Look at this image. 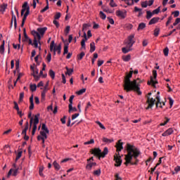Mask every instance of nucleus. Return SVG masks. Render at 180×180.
I'll list each match as a JSON object with an SVG mask.
<instances>
[{"label": "nucleus", "instance_id": "1", "mask_svg": "<svg viewBox=\"0 0 180 180\" xmlns=\"http://www.w3.org/2000/svg\"><path fill=\"white\" fill-rule=\"evenodd\" d=\"M126 146L127 154L124 155V165L126 166H128L129 164L131 165H138L139 162L138 157L141 155L140 150H139L136 146L131 145L130 143L126 144Z\"/></svg>", "mask_w": 180, "mask_h": 180}, {"label": "nucleus", "instance_id": "2", "mask_svg": "<svg viewBox=\"0 0 180 180\" xmlns=\"http://www.w3.org/2000/svg\"><path fill=\"white\" fill-rule=\"evenodd\" d=\"M133 68H131L130 72H129V74L125 76L123 88L126 91V92L134 91L136 93H138L139 96L141 95V91H140V85L139 84L141 83L140 79H135L132 82L130 80V78L132 77L133 75Z\"/></svg>", "mask_w": 180, "mask_h": 180}, {"label": "nucleus", "instance_id": "3", "mask_svg": "<svg viewBox=\"0 0 180 180\" xmlns=\"http://www.w3.org/2000/svg\"><path fill=\"white\" fill-rule=\"evenodd\" d=\"M31 34L34 36V43L32 44V45L34 46V48H38L39 44L41 45V36L39 35V34L37 31H34V30H32L31 32Z\"/></svg>", "mask_w": 180, "mask_h": 180}, {"label": "nucleus", "instance_id": "4", "mask_svg": "<svg viewBox=\"0 0 180 180\" xmlns=\"http://www.w3.org/2000/svg\"><path fill=\"white\" fill-rule=\"evenodd\" d=\"M151 95H152V93H148V96H146V98H147L146 103H148V107L146 108V110L152 109V108L154 106L155 103V98L149 97Z\"/></svg>", "mask_w": 180, "mask_h": 180}, {"label": "nucleus", "instance_id": "5", "mask_svg": "<svg viewBox=\"0 0 180 180\" xmlns=\"http://www.w3.org/2000/svg\"><path fill=\"white\" fill-rule=\"evenodd\" d=\"M54 46H55V41H51V45H50V51H53L54 55H56V51H57V53L60 55L61 53V44H59L56 47H54Z\"/></svg>", "mask_w": 180, "mask_h": 180}, {"label": "nucleus", "instance_id": "6", "mask_svg": "<svg viewBox=\"0 0 180 180\" xmlns=\"http://www.w3.org/2000/svg\"><path fill=\"white\" fill-rule=\"evenodd\" d=\"M153 76H150V82H148V85H151L152 86L155 88V84H158L157 80V76H158V73H157V70H153Z\"/></svg>", "mask_w": 180, "mask_h": 180}, {"label": "nucleus", "instance_id": "7", "mask_svg": "<svg viewBox=\"0 0 180 180\" xmlns=\"http://www.w3.org/2000/svg\"><path fill=\"white\" fill-rule=\"evenodd\" d=\"M40 115L39 113H37L36 115H34V124L32 127V136H34V133H36L37 127V125H38L39 122V117Z\"/></svg>", "mask_w": 180, "mask_h": 180}, {"label": "nucleus", "instance_id": "8", "mask_svg": "<svg viewBox=\"0 0 180 180\" xmlns=\"http://www.w3.org/2000/svg\"><path fill=\"white\" fill-rule=\"evenodd\" d=\"M114 161L115 162H116V164H115V166L117 167H119L120 166H121L122 160L121 159V156L120 155V154H117V155H115L114 156Z\"/></svg>", "mask_w": 180, "mask_h": 180}, {"label": "nucleus", "instance_id": "9", "mask_svg": "<svg viewBox=\"0 0 180 180\" xmlns=\"http://www.w3.org/2000/svg\"><path fill=\"white\" fill-rule=\"evenodd\" d=\"M90 153H91V154H93L96 157L98 158V160H100L101 149L99 148H94L91 149V151H90Z\"/></svg>", "mask_w": 180, "mask_h": 180}, {"label": "nucleus", "instance_id": "10", "mask_svg": "<svg viewBox=\"0 0 180 180\" xmlns=\"http://www.w3.org/2000/svg\"><path fill=\"white\" fill-rule=\"evenodd\" d=\"M28 127H29V123H28V122H26L25 127L21 132V134L24 136V140H25V141H28V139H29V136L27 135H26V131H27Z\"/></svg>", "mask_w": 180, "mask_h": 180}, {"label": "nucleus", "instance_id": "11", "mask_svg": "<svg viewBox=\"0 0 180 180\" xmlns=\"http://www.w3.org/2000/svg\"><path fill=\"white\" fill-rule=\"evenodd\" d=\"M18 171H19V168H17L15 169H10L8 174H7V178H9L11 174L13 175V176H16L18 174Z\"/></svg>", "mask_w": 180, "mask_h": 180}, {"label": "nucleus", "instance_id": "12", "mask_svg": "<svg viewBox=\"0 0 180 180\" xmlns=\"http://www.w3.org/2000/svg\"><path fill=\"white\" fill-rule=\"evenodd\" d=\"M11 14H12V18H11V26L13 25L14 22V27L15 29L17 28V19H16V15H15L13 11H11Z\"/></svg>", "mask_w": 180, "mask_h": 180}, {"label": "nucleus", "instance_id": "13", "mask_svg": "<svg viewBox=\"0 0 180 180\" xmlns=\"http://www.w3.org/2000/svg\"><path fill=\"white\" fill-rule=\"evenodd\" d=\"M155 99H156V103H155L156 108L159 107V108H162V105H165V103H164V102L161 103L160 102V96H156Z\"/></svg>", "mask_w": 180, "mask_h": 180}, {"label": "nucleus", "instance_id": "14", "mask_svg": "<svg viewBox=\"0 0 180 180\" xmlns=\"http://www.w3.org/2000/svg\"><path fill=\"white\" fill-rule=\"evenodd\" d=\"M115 147L117 148V152H121L122 150L124 149L121 140L117 141V144Z\"/></svg>", "mask_w": 180, "mask_h": 180}, {"label": "nucleus", "instance_id": "15", "mask_svg": "<svg viewBox=\"0 0 180 180\" xmlns=\"http://www.w3.org/2000/svg\"><path fill=\"white\" fill-rule=\"evenodd\" d=\"M116 15L117 17L124 19L125 16L127 15V13L126 12H122L121 10H117L116 11Z\"/></svg>", "mask_w": 180, "mask_h": 180}, {"label": "nucleus", "instance_id": "16", "mask_svg": "<svg viewBox=\"0 0 180 180\" xmlns=\"http://www.w3.org/2000/svg\"><path fill=\"white\" fill-rule=\"evenodd\" d=\"M172 133H174V129H172V128H169L167 129L166 131L162 134V136L166 137L167 136H171Z\"/></svg>", "mask_w": 180, "mask_h": 180}, {"label": "nucleus", "instance_id": "17", "mask_svg": "<svg viewBox=\"0 0 180 180\" xmlns=\"http://www.w3.org/2000/svg\"><path fill=\"white\" fill-rule=\"evenodd\" d=\"M27 8H30L28 6V3L27 2H24V4L22 5V9H21V13H20L21 16H22L23 14H25V13L27 11Z\"/></svg>", "mask_w": 180, "mask_h": 180}, {"label": "nucleus", "instance_id": "18", "mask_svg": "<svg viewBox=\"0 0 180 180\" xmlns=\"http://www.w3.org/2000/svg\"><path fill=\"white\" fill-rule=\"evenodd\" d=\"M47 30V27H39V28H37V31H36L37 33H39V36H44V34H45V32H46Z\"/></svg>", "mask_w": 180, "mask_h": 180}, {"label": "nucleus", "instance_id": "19", "mask_svg": "<svg viewBox=\"0 0 180 180\" xmlns=\"http://www.w3.org/2000/svg\"><path fill=\"white\" fill-rule=\"evenodd\" d=\"M108 154V148H104L103 152H102V150H101L100 158H105V155H107Z\"/></svg>", "mask_w": 180, "mask_h": 180}, {"label": "nucleus", "instance_id": "20", "mask_svg": "<svg viewBox=\"0 0 180 180\" xmlns=\"http://www.w3.org/2000/svg\"><path fill=\"white\" fill-rule=\"evenodd\" d=\"M159 20H160V18H158V17L153 18L149 21L148 25H155V23L158 22Z\"/></svg>", "mask_w": 180, "mask_h": 180}, {"label": "nucleus", "instance_id": "21", "mask_svg": "<svg viewBox=\"0 0 180 180\" xmlns=\"http://www.w3.org/2000/svg\"><path fill=\"white\" fill-rule=\"evenodd\" d=\"M23 36L24 37L22 38V41L23 42H27V40L30 39H29L27 34H26V29L23 28Z\"/></svg>", "mask_w": 180, "mask_h": 180}, {"label": "nucleus", "instance_id": "22", "mask_svg": "<svg viewBox=\"0 0 180 180\" xmlns=\"http://www.w3.org/2000/svg\"><path fill=\"white\" fill-rule=\"evenodd\" d=\"M93 166H96V162H89L86 166V169L87 170H91Z\"/></svg>", "mask_w": 180, "mask_h": 180}, {"label": "nucleus", "instance_id": "23", "mask_svg": "<svg viewBox=\"0 0 180 180\" xmlns=\"http://www.w3.org/2000/svg\"><path fill=\"white\" fill-rule=\"evenodd\" d=\"M67 72H65V75L68 76H71L72 73L74 72V69L69 68L68 67H66Z\"/></svg>", "mask_w": 180, "mask_h": 180}, {"label": "nucleus", "instance_id": "24", "mask_svg": "<svg viewBox=\"0 0 180 180\" xmlns=\"http://www.w3.org/2000/svg\"><path fill=\"white\" fill-rule=\"evenodd\" d=\"M6 8H8V4H4L3 5H1L0 12L4 14V13L6 11Z\"/></svg>", "mask_w": 180, "mask_h": 180}, {"label": "nucleus", "instance_id": "25", "mask_svg": "<svg viewBox=\"0 0 180 180\" xmlns=\"http://www.w3.org/2000/svg\"><path fill=\"white\" fill-rule=\"evenodd\" d=\"M4 53H5V41H3V44L0 46V53L3 55Z\"/></svg>", "mask_w": 180, "mask_h": 180}, {"label": "nucleus", "instance_id": "26", "mask_svg": "<svg viewBox=\"0 0 180 180\" xmlns=\"http://www.w3.org/2000/svg\"><path fill=\"white\" fill-rule=\"evenodd\" d=\"M135 12H139V15H138V17H141L143 14V9L142 8H139L137 6H135Z\"/></svg>", "mask_w": 180, "mask_h": 180}, {"label": "nucleus", "instance_id": "27", "mask_svg": "<svg viewBox=\"0 0 180 180\" xmlns=\"http://www.w3.org/2000/svg\"><path fill=\"white\" fill-rule=\"evenodd\" d=\"M146 23H144V22L139 23V27H138V31L143 30V29L146 28Z\"/></svg>", "mask_w": 180, "mask_h": 180}, {"label": "nucleus", "instance_id": "28", "mask_svg": "<svg viewBox=\"0 0 180 180\" xmlns=\"http://www.w3.org/2000/svg\"><path fill=\"white\" fill-rule=\"evenodd\" d=\"M134 35H130L128 37V41L127 43H130V44H135V41L134 40Z\"/></svg>", "mask_w": 180, "mask_h": 180}, {"label": "nucleus", "instance_id": "29", "mask_svg": "<svg viewBox=\"0 0 180 180\" xmlns=\"http://www.w3.org/2000/svg\"><path fill=\"white\" fill-rule=\"evenodd\" d=\"M155 14L150 11H146V19L150 20Z\"/></svg>", "mask_w": 180, "mask_h": 180}, {"label": "nucleus", "instance_id": "30", "mask_svg": "<svg viewBox=\"0 0 180 180\" xmlns=\"http://www.w3.org/2000/svg\"><path fill=\"white\" fill-rule=\"evenodd\" d=\"M103 143L109 144V143H112L114 141V140H113V139H109L108 138H103Z\"/></svg>", "mask_w": 180, "mask_h": 180}, {"label": "nucleus", "instance_id": "31", "mask_svg": "<svg viewBox=\"0 0 180 180\" xmlns=\"http://www.w3.org/2000/svg\"><path fill=\"white\" fill-rule=\"evenodd\" d=\"M28 117L30 118V128H31L32 124H33V121H34V118L33 119V117H32V113L31 112L28 113Z\"/></svg>", "mask_w": 180, "mask_h": 180}, {"label": "nucleus", "instance_id": "32", "mask_svg": "<svg viewBox=\"0 0 180 180\" xmlns=\"http://www.w3.org/2000/svg\"><path fill=\"white\" fill-rule=\"evenodd\" d=\"M95 49H96L95 44H94V42H91V44H90L89 52L90 53H94L95 51Z\"/></svg>", "mask_w": 180, "mask_h": 180}, {"label": "nucleus", "instance_id": "33", "mask_svg": "<svg viewBox=\"0 0 180 180\" xmlns=\"http://www.w3.org/2000/svg\"><path fill=\"white\" fill-rule=\"evenodd\" d=\"M69 44H65L63 55L65 56L68 53Z\"/></svg>", "mask_w": 180, "mask_h": 180}, {"label": "nucleus", "instance_id": "34", "mask_svg": "<svg viewBox=\"0 0 180 180\" xmlns=\"http://www.w3.org/2000/svg\"><path fill=\"white\" fill-rule=\"evenodd\" d=\"M131 59V56L130 55L122 56L123 61L127 62V61H129Z\"/></svg>", "mask_w": 180, "mask_h": 180}, {"label": "nucleus", "instance_id": "35", "mask_svg": "<svg viewBox=\"0 0 180 180\" xmlns=\"http://www.w3.org/2000/svg\"><path fill=\"white\" fill-rule=\"evenodd\" d=\"M41 130L47 134H49V129L46 127V124H42Z\"/></svg>", "mask_w": 180, "mask_h": 180}, {"label": "nucleus", "instance_id": "36", "mask_svg": "<svg viewBox=\"0 0 180 180\" xmlns=\"http://www.w3.org/2000/svg\"><path fill=\"white\" fill-rule=\"evenodd\" d=\"M74 98H75V96L72 95L69 99V102H70L69 108H70V110H72V101L74 100Z\"/></svg>", "mask_w": 180, "mask_h": 180}, {"label": "nucleus", "instance_id": "37", "mask_svg": "<svg viewBox=\"0 0 180 180\" xmlns=\"http://www.w3.org/2000/svg\"><path fill=\"white\" fill-rule=\"evenodd\" d=\"M37 87V84H30V89H31L32 92L36 91Z\"/></svg>", "mask_w": 180, "mask_h": 180}, {"label": "nucleus", "instance_id": "38", "mask_svg": "<svg viewBox=\"0 0 180 180\" xmlns=\"http://www.w3.org/2000/svg\"><path fill=\"white\" fill-rule=\"evenodd\" d=\"M84 56H85V53L82 51L81 53L77 56V60H82Z\"/></svg>", "mask_w": 180, "mask_h": 180}, {"label": "nucleus", "instance_id": "39", "mask_svg": "<svg viewBox=\"0 0 180 180\" xmlns=\"http://www.w3.org/2000/svg\"><path fill=\"white\" fill-rule=\"evenodd\" d=\"M122 51L123 53L125 54V53H129V51H131V49H128V48L123 47L122 49Z\"/></svg>", "mask_w": 180, "mask_h": 180}, {"label": "nucleus", "instance_id": "40", "mask_svg": "<svg viewBox=\"0 0 180 180\" xmlns=\"http://www.w3.org/2000/svg\"><path fill=\"white\" fill-rule=\"evenodd\" d=\"M53 165L56 170H59L60 169V166L56 161L53 162Z\"/></svg>", "mask_w": 180, "mask_h": 180}, {"label": "nucleus", "instance_id": "41", "mask_svg": "<svg viewBox=\"0 0 180 180\" xmlns=\"http://www.w3.org/2000/svg\"><path fill=\"white\" fill-rule=\"evenodd\" d=\"M85 92H86V89H82L79 90L77 92H76V94H77L78 96H81Z\"/></svg>", "mask_w": 180, "mask_h": 180}, {"label": "nucleus", "instance_id": "42", "mask_svg": "<svg viewBox=\"0 0 180 180\" xmlns=\"http://www.w3.org/2000/svg\"><path fill=\"white\" fill-rule=\"evenodd\" d=\"M100 18L102 20H105V18H107V15L104 13H103V11H100Z\"/></svg>", "mask_w": 180, "mask_h": 180}, {"label": "nucleus", "instance_id": "43", "mask_svg": "<svg viewBox=\"0 0 180 180\" xmlns=\"http://www.w3.org/2000/svg\"><path fill=\"white\" fill-rule=\"evenodd\" d=\"M49 75H50L51 79H55V72H53L52 70L49 71Z\"/></svg>", "mask_w": 180, "mask_h": 180}, {"label": "nucleus", "instance_id": "44", "mask_svg": "<svg viewBox=\"0 0 180 180\" xmlns=\"http://www.w3.org/2000/svg\"><path fill=\"white\" fill-rule=\"evenodd\" d=\"M165 120L164 121V123H161L160 124L161 127L165 126L167 124V123H168L169 121V119L168 117H165Z\"/></svg>", "mask_w": 180, "mask_h": 180}, {"label": "nucleus", "instance_id": "45", "mask_svg": "<svg viewBox=\"0 0 180 180\" xmlns=\"http://www.w3.org/2000/svg\"><path fill=\"white\" fill-rule=\"evenodd\" d=\"M160 6H159L158 8H156L155 10H153V12H152V13L153 14H158V13H160Z\"/></svg>", "mask_w": 180, "mask_h": 180}, {"label": "nucleus", "instance_id": "46", "mask_svg": "<svg viewBox=\"0 0 180 180\" xmlns=\"http://www.w3.org/2000/svg\"><path fill=\"white\" fill-rule=\"evenodd\" d=\"M71 29V27H70L69 25H68L66 27V29H65V34L68 35V34L70 33V30Z\"/></svg>", "mask_w": 180, "mask_h": 180}, {"label": "nucleus", "instance_id": "47", "mask_svg": "<svg viewBox=\"0 0 180 180\" xmlns=\"http://www.w3.org/2000/svg\"><path fill=\"white\" fill-rule=\"evenodd\" d=\"M158 34H160V29L156 28V29H155L153 35H155V37H158Z\"/></svg>", "mask_w": 180, "mask_h": 180}, {"label": "nucleus", "instance_id": "48", "mask_svg": "<svg viewBox=\"0 0 180 180\" xmlns=\"http://www.w3.org/2000/svg\"><path fill=\"white\" fill-rule=\"evenodd\" d=\"M163 52H164V56H168V54H169V49L168 47H166L165 48V49L163 50Z\"/></svg>", "mask_w": 180, "mask_h": 180}, {"label": "nucleus", "instance_id": "49", "mask_svg": "<svg viewBox=\"0 0 180 180\" xmlns=\"http://www.w3.org/2000/svg\"><path fill=\"white\" fill-rule=\"evenodd\" d=\"M22 151H20L18 153L17 156L15 157V161H18L22 157Z\"/></svg>", "mask_w": 180, "mask_h": 180}, {"label": "nucleus", "instance_id": "50", "mask_svg": "<svg viewBox=\"0 0 180 180\" xmlns=\"http://www.w3.org/2000/svg\"><path fill=\"white\" fill-rule=\"evenodd\" d=\"M145 3H147L148 6H152L154 4V0L145 1Z\"/></svg>", "mask_w": 180, "mask_h": 180}, {"label": "nucleus", "instance_id": "51", "mask_svg": "<svg viewBox=\"0 0 180 180\" xmlns=\"http://www.w3.org/2000/svg\"><path fill=\"white\" fill-rule=\"evenodd\" d=\"M46 131H40V135L39 136H44L45 137V139H47V135H46Z\"/></svg>", "mask_w": 180, "mask_h": 180}, {"label": "nucleus", "instance_id": "52", "mask_svg": "<svg viewBox=\"0 0 180 180\" xmlns=\"http://www.w3.org/2000/svg\"><path fill=\"white\" fill-rule=\"evenodd\" d=\"M61 17L60 13H56V14L54 15V20H58Z\"/></svg>", "mask_w": 180, "mask_h": 180}, {"label": "nucleus", "instance_id": "53", "mask_svg": "<svg viewBox=\"0 0 180 180\" xmlns=\"http://www.w3.org/2000/svg\"><path fill=\"white\" fill-rule=\"evenodd\" d=\"M86 41V40L85 39H82L81 41V46H82V48H83L84 49H86V44H85Z\"/></svg>", "mask_w": 180, "mask_h": 180}, {"label": "nucleus", "instance_id": "54", "mask_svg": "<svg viewBox=\"0 0 180 180\" xmlns=\"http://www.w3.org/2000/svg\"><path fill=\"white\" fill-rule=\"evenodd\" d=\"M37 3H39V0H32V8H36Z\"/></svg>", "mask_w": 180, "mask_h": 180}, {"label": "nucleus", "instance_id": "55", "mask_svg": "<svg viewBox=\"0 0 180 180\" xmlns=\"http://www.w3.org/2000/svg\"><path fill=\"white\" fill-rule=\"evenodd\" d=\"M172 15L174 18H177L179 16V11H175L172 13Z\"/></svg>", "mask_w": 180, "mask_h": 180}, {"label": "nucleus", "instance_id": "56", "mask_svg": "<svg viewBox=\"0 0 180 180\" xmlns=\"http://www.w3.org/2000/svg\"><path fill=\"white\" fill-rule=\"evenodd\" d=\"M96 123H97V124L98 125V127H100L101 129H105V126H103V124L99 121L96 122Z\"/></svg>", "mask_w": 180, "mask_h": 180}, {"label": "nucleus", "instance_id": "57", "mask_svg": "<svg viewBox=\"0 0 180 180\" xmlns=\"http://www.w3.org/2000/svg\"><path fill=\"white\" fill-rule=\"evenodd\" d=\"M112 8H115L117 6V4L115 2H114V0H110V3L109 4Z\"/></svg>", "mask_w": 180, "mask_h": 180}, {"label": "nucleus", "instance_id": "58", "mask_svg": "<svg viewBox=\"0 0 180 180\" xmlns=\"http://www.w3.org/2000/svg\"><path fill=\"white\" fill-rule=\"evenodd\" d=\"M25 97V93H20V98H19V101L22 102L23 100V98Z\"/></svg>", "mask_w": 180, "mask_h": 180}, {"label": "nucleus", "instance_id": "59", "mask_svg": "<svg viewBox=\"0 0 180 180\" xmlns=\"http://www.w3.org/2000/svg\"><path fill=\"white\" fill-rule=\"evenodd\" d=\"M32 77H34V80H36V82H38L39 78L41 77V76L39 75H37L36 74H33Z\"/></svg>", "mask_w": 180, "mask_h": 180}, {"label": "nucleus", "instance_id": "60", "mask_svg": "<svg viewBox=\"0 0 180 180\" xmlns=\"http://www.w3.org/2000/svg\"><path fill=\"white\" fill-rule=\"evenodd\" d=\"M94 175L99 176L101 174V169H97L93 173Z\"/></svg>", "mask_w": 180, "mask_h": 180}, {"label": "nucleus", "instance_id": "61", "mask_svg": "<svg viewBox=\"0 0 180 180\" xmlns=\"http://www.w3.org/2000/svg\"><path fill=\"white\" fill-rule=\"evenodd\" d=\"M92 143H94V140L92 139L91 140H90L89 141H86V142H84V145H90V144H92Z\"/></svg>", "mask_w": 180, "mask_h": 180}, {"label": "nucleus", "instance_id": "62", "mask_svg": "<svg viewBox=\"0 0 180 180\" xmlns=\"http://www.w3.org/2000/svg\"><path fill=\"white\" fill-rule=\"evenodd\" d=\"M51 59H52V55H51V53H48L47 58H46L48 63H50Z\"/></svg>", "mask_w": 180, "mask_h": 180}, {"label": "nucleus", "instance_id": "63", "mask_svg": "<svg viewBox=\"0 0 180 180\" xmlns=\"http://www.w3.org/2000/svg\"><path fill=\"white\" fill-rule=\"evenodd\" d=\"M172 16L169 17V18H167V22H166V26H168L169 24L171 23V21H172Z\"/></svg>", "mask_w": 180, "mask_h": 180}, {"label": "nucleus", "instance_id": "64", "mask_svg": "<svg viewBox=\"0 0 180 180\" xmlns=\"http://www.w3.org/2000/svg\"><path fill=\"white\" fill-rule=\"evenodd\" d=\"M108 20L109 23H110V25H114V20H113V18L108 17Z\"/></svg>", "mask_w": 180, "mask_h": 180}]
</instances>
